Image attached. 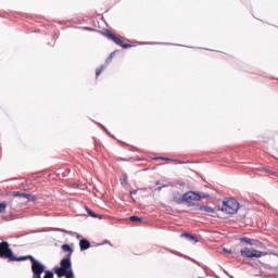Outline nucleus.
Segmentation results:
<instances>
[{
    "label": "nucleus",
    "instance_id": "obj_1",
    "mask_svg": "<svg viewBox=\"0 0 278 278\" xmlns=\"http://www.w3.org/2000/svg\"><path fill=\"white\" fill-rule=\"evenodd\" d=\"M0 257L3 260H11V262H25L30 260L34 278H42V273H45L47 268L40 261L34 258L31 255L21 257L14 256V252L10 249V243L7 241L0 242Z\"/></svg>",
    "mask_w": 278,
    "mask_h": 278
},
{
    "label": "nucleus",
    "instance_id": "obj_2",
    "mask_svg": "<svg viewBox=\"0 0 278 278\" xmlns=\"http://www.w3.org/2000/svg\"><path fill=\"white\" fill-rule=\"evenodd\" d=\"M54 273L58 277L75 278L71 258H63L61 261V267H54Z\"/></svg>",
    "mask_w": 278,
    "mask_h": 278
},
{
    "label": "nucleus",
    "instance_id": "obj_3",
    "mask_svg": "<svg viewBox=\"0 0 278 278\" xmlns=\"http://www.w3.org/2000/svg\"><path fill=\"white\" fill-rule=\"evenodd\" d=\"M240 210V203L233 198L228 200H224L222 205V212H226V214H236Z\"/></svg>",
    "mask_w": 278,
    "mask_h": 278
},
{
    "label": "nucleus",
    "instance_id": "obj_4",
    "mask_svg": "<svg viewBox=\"0 0 278 278\" xmlns=\"http://www.w3.org/2000/svg\"><path fill=\"white\" fill-rule=\"evenodd\" d=\"M207 197L208 195L205 193L200 194L194 191H189L182 195V201H185V203H192V201H201V199H207Z\"/></svg>",
    "mask_w": 278,
    "mask_h": 278
},
{
    "label": "nucleus",
    "instance_id": "obj_5",
    "mask_svg": "<svg viewBox=\"0 0 278 278\" xmlns=\"http://www.w3.org/2000/svg\"><path fill=\"white\" fill-rule=\"evenodd\" d=\"M102 34H103V36H105V38L115 42V45L123 47V49H129V47H131V45L123 42V40H121L118 37H116V35H114L112 31H110V29H105Z\"/></svg>",
    "mask_w": 278,
    "mask_h": 278
},
{
    "label": "nucleus",
    "instance_id": "obj_6",
    "mask_svg": "<svg viewBox=\"0 0 278 278\" xmlns=\"http://www.w3.org/2000/svg\"><path fill=\"white\" fill-rule=\"evenodd\" d=\"M240 253H241V257H248L250 260H253V257H262L264 255V252L256 249H249V248L241 249Z\"/></svg>",
    "mask_w": 278,
    "mask_h": 278
},
{
    "label": "nucleus",
    "instance_id": "obj_7",
    "mask_svg": "<svg viewBox=\"0 0 278 278\" xmlns=\"http://www.w3.org/2000/svg\"><path fill=\"white\" fill-rule=\"evenodd\" d=\"M240 242H244V244H249L250 247H262V242L255 239H249L247 237L240 238Z\"/></svg>",
    "mask_w": 278,
    "mask_h": 278
},
{
    "label": "nucleus",
    "instance_id": "obj_8",
    "mask_svg": "<svg viewBox=\"0 0 278 278\" xmlns=\"http://www.w3.org/2000/svg\"><path fill=\"white\" fill-rule=\"evenodd\" d=\"M13 197H21L22 199H26V201H36V195L23 192H13Z\"/></svg>",
    "mask_w": 278,
    "mask_h": 278
},
{
    "label": "nucleus",
    "instance_id": "obj_9",
    "mask_svg": "<svg viewBox=\"0 0 278 278\" xmlns=\"http://www.w3.org/2000/svg\"><path fill=\"white\" fill-rule=\"evenodd\" d=\"M90 247V241L89 240H86V239H81L79 241V248H80V251H87V249Z\"/></svg>",
    "mask_w": 278,
    "mask_h": 278
},
{
    "label": "nucleus",
    "instance_id": "obj_10",
    "mask_svg": "<svg viewBox=\"0 0 278 278\" xmlns=\"http://www.w3.org/2000/svg\"><path fill=\"white\" fill-rule=\"evenodd\" d=\"M201 212H206V214H213L214 208H212L211 206H201L200 207Z\"/></svg>",
    "mask_w": 278,
    "mask_h": 278
},
{
    "label": "nucleus",
    "instance_id": "obj_11",
    "mask_svg": "<svg viewBox=\"0 0 278 278\" xmlns=\"http://www.w3.org/2000/svg\"><path fill=\"white\" fill-rule=\"evenodd\" d=\"M182 238H187L188 240H193L194 242H199V239H197L194 236L189 233L181 235Z\"/></svg>",
    "mask_w": 278,
    "mask_h": 278
},
{
    "label": "nucleus",
    "instance_id": "obj_12",
    "mask_svg": "<svg viewBox=\"0 0 278 278\" xmlns=\"http://www.w3.org/2000/svg\"><path fill=\"white\" fill-rule=\"evenodd\" d=\"M129 220H131L132 223H142V218H141V217H138V216H136V215L130 216V217H129Z\"/></svg>",
    "mask_w": 278,
    "mask_h": 278
},
{
    "label": "nucleus",
    "instance_id": "obj_13",
    "mask_svg": "<svg viewBox=\"0 0 278 278\" xmlns=\"http://www.w3.org/2000/svg\"><path fill=\"white\" fill-rule=\"evenodd\" d=\"M62 250L65 251L66 253H71V251H73V249L68 244H63Z\"/></svg>",
    "mask_w": 278,
    "mask_h": 278
},
{
    "label": "nucleus",
    "instance_id": "obj_14",
    "mask_svg": "<svg viewBox=\"0 0 278 278\" xmlns=\"http://www.w3.org/2000/svg\"><path fill=\"white\" fill-rule=\"evenodd\" d=\"M7 207H8V204L5 202L0 203V214H3Z\"/></svg>",
    "mask_w": 278,
    "mask_h": 278
},
{
    "label": "nucleus",
    "instance_id": "obj_15",
    "mask_svg": "<svg viewBox=\"0 0 278 278\" xmlns=\"http://www.w3.org/2000/svg\"><path fill=\"white\" fill-rule=\"evenodd\" d=\"M43 278H53V271L47 270Z\"/></svg>",
    "mask_w": 278,
    "mask_h": 278
},
{
    "label": "nucleus",
    "instance_id": "obj_16",
    "mask_svg": "<svg viewBox=\"0 0 278 278\" xmlns=\"http://www.w3.org/2000/svg\"><path fill=\"white\" fill-rule=\"evenodd\" d=\"M89 216H91L92 218H99V215H97L94 212L87 210Z\"/></svg>",
    "mask_w": 278,
    "mask_h": 278
},
{
    "label": "nucleus",
    "instance_id": "obj_17",
    "mask_svg": "<svg viewBox=\"0 0 278 278\" xmlns=\"http://www.w3.org/2000/svg\"><path fill=\"white\" fill-rule=\"evenodd\" d=\"M104 66H101V68L100 70H97L96 71V75H97V77H99V75H101V72H103L104 71Z\"/></svg>",
    "mask_w": 278,
    "mask_h": 278
},
{
    "label": "nucleus",
    "instance_id": "obj_18",
    "mask_svg": "<svg viewBox=\"0 0 278 278\" xmlns=\"http://www.w3.org/2000/svg\"><path fill=\"white\" fill-rule=\"evenodd\" d=\"M115 53H116V52H112L111 55H110V58L106 60V62H112V59L114 58Z\"/></svg>",
    "mask_w": 278,
    "mask_h": 278
},
{
    "label": "nucleus",
    "instance_id": "obj_19",
    "mask_svg": "<svg viewBox=\"0 0 278 278\" xmlns=\"http://www.w3.org/2000/svg\"><path fill=\"white\" fill-rule=\"evenodd\" d=\"M224 253H228L229 255H231V253H233L231 250H228L227 248L223 249Z\"/></svg>",
    "mask_w": 278,
    "mask_h": 278
},
{
    "label": "nucleus",
    "instance_id": "obj_20",
    "mask_svg": "<svg viewBox=\"0 0 278 278\" xmlns=\"http://www.w3.org/2000/svg\"><path fill=\"white\" fill-rule=\"evenodd\" d=\"M159 160H164L165 162H169L170 161V159H168V157H159Z\"/></svg>",
    "mask_w": 278,
    "mask_h": 278
},
{
    "label": "nucleus",
    "instance_id": "obj_21",
    "mask_svg": "<svg viewBox=\"0 0 278 278\" xmlns=\"http://www.w3.org/2000/svg\"><path fill=\"white\" fill-rule=\"evenodd\" d=\"M130 194H138V191H136V190L130 191Z\"/></svg>",
    "mask_w": 278,
    "mask_h": 278
},
{
    "label": "nucleus",
    "instance_id": "obj_22",
    "mask_svg": "<svg viewBox=\"0 0 278 278\" xmlns=\"http://www.w3.org/2000/svg\"><path fill=\"white\" fill-rule=\"evenodd\" d=\"M126 181H127V179L124 178V179L122 180V185H125Z\"/></svg>",
    "mask_w": 278,
    "mask_h": 278
},
{
    "label": "nucleus",
    "instance_id": "obj_23",
    "mask_svg": "<svg viewBox=\"0 0 278 278\" xmlns=\"http://www.w3.org/2000/svg\"><path fill=\"white\" fill-rule=\"evenodd\" d=\"M175 163H176V164H181V162H179V161H175Z\"/></svg>",
    "mask_w": 278,
    "mask_h": 278
},
{
    "label": "nucleus",
    "instance_id": "obj_24",
    "mask_svg": "<svg viewBox=\"0 0 278 278\" xmlns=\"http://www.w3.org/2000/svg\"><path fill=\"white\" fill-rule=\"evenodd\" d=\"M159 190H162V187H159Z\"/></svg>",
    "mask_w": 278,
    "mask_h": 278
},
{
    "label": "nucleus",
    "instance_id": "obj_25",
    "mask_svg": "<svg viewBox=\"0 0 278 278\" xmlns=\"http://www.w3.org/2000/svg\"><path fill=\"white\" fill-rule=\"evenodd\" d=\"M33 278H34V273H33Z\"/></svg>",
    "mask_w": 278,
    "mask_h": 278
}]
</instances>
